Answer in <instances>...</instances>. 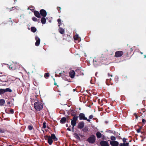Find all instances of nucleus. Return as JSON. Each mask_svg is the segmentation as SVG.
Listing matches in <instances>:
<instances>
[{
	"label": "nucleus",
	"instance_id": "obj_1",
	"mask_svg": "<svg viewBox=\"0 0 146 146\" xmlns=\"http://www.w3.org/2000/svg\"><path fill=\"white\" fill-rule=\"evenodd\" d=\"M104 57L103 56V54H102V57L98 58H95L93 60V62L94 65L95 67L100 65L103 62V58Z\"/></svg>",
	"mask_w": 146,
	"mask_h": 146
},
{
	"label": "nucleus",
	"instance_id": "obj_2",
	"mask_svg": "<svg viewBox=\"0 0 146 146\" xmlns=\"http://www.w3.org/2000/svg\"><path fill=\"white\" fill-rule=\"evenodd\" d=\"M34 107L37 111H40L43 108V104L40 102H37L35 103Z\"/></svg>",
	"mask_w": 146,
	"mask_h": 146
},
{
	"label": "nucleus",
	"instance_id": "obj_3",
	"mask_svg": "<svg viewBox=\"0 0 146 146\" xmlns=\"http://www.w3.org/2000/svg\"><path fill=\"white\" fill-rule=\"evenodd\" d=\"M96 140V137L94 135H91L87 139L88 141L91 143H93L95 142Z\"/></svg>",
	"mask_w": 146,
	"mask_h": 146
},
{
	"label": "nucleus",
	"instance_id": "obj_4",
	"mask_svg": "<svg viewBox=\"0 0 146 146\" xmlns=\"http://www.w3.org/2000/svg\"><path fill=\"white\" fill-rule=\"evenodd\" d=\"M78 117L80 120H86L88 121H90V120L89 119H88L87 117H86L85 114L83 113H80L78 116Z\"/></svg>",
	"mask_w": 146,
	"mask_h": 146
},
{
	"label": "nucleus",
	"instance_id": "obj_5",
	"mask_svg": "<svg viewBox=\"0 0 146 146\" xmlns=\"http://www.w3.org/2000/svg\"><path fill=\"white\" fill-rule=\"evenodd\" d=\"M44 138L46 140H48V143L49 145H51L52 144L53 141L50 136L45 135L44 136Z\"/></svg>",
	"mask_w": 146,
	"mask_h": 146
},
{
	"label": "nucleus",
	"instance_id": "obj_6",
	"mask_svg": "<svg viewBox=\"0 0 146 146\" xmlns=\"http://www.w3.org/2000/svg\"><path fill=\"white\" fill-rule=\"evenodd\" d=\"M78 117H73L72 119H71V124L72 126V128H73L76 125V121L78 120Z\"/></svg>",
	"mask_w": 146,
	"mask_h": 146
},
{
	"label": "nucleus",
	"instance_id": "obj_7",
	"mask_svg": "<svg viewBox=\"0 0 146 146\" xmlns=\"http://www.w3.org/2000/svg\"><path fill=\"white\" fill-rule=\"evenodd\" d=\"M123 52L121 51H116L115 52V57H121L123 54Z\"/></svg>",
	"mask_w": 146,
	"mask_h": 146
},
{
	"label": "nucleus",
	"instance_id": "obj_8",
	"mask_svg": "<svg viewBox=\"0 0 146 146\" xmlns=\"http://www.w3.org/2000/svg\"><path fill=\"white\" fill-rule=\"evenodd\" d=\"M17 64L16 63H13L9 66V68L10 70H15L17 68Z\"/></svg>",
	"mask_w": 146,
	"mask_h": 146
},
{
	"label": "nucleus",
	"instance_id": "obj_9",
	"mask_svg": "<svg viewBox=\"0 0 146 146\" xmlns=\"http://www.w3.org/2000/svg\"><path fill=\"white\" fill-rule=\"evenodd\" d=\"M40 15L43 17H45L47 15L46 11L44 9H41L40 11Z\"/></svg>",
	"mask_w": 146,
	"mask_h": 146
},
{
	"label": "nucleus",
	"instance_id": "obj_10",
	"mask_svg": "<svg viewBox=\"0 0 146 146\" xmlns=\"http://www.w3.org/2000/svg\"><path fill=\"white\" fill-rule=\"evenodd\" d=\"M35 40H36V42L35 43V45L36 46H38L40 43V38L37 36H35Z\"/></svg>",
	"mask_w": 146,
	"mask_h": 146
},
{
	"label": "nucleus",
	"instance_id": "obj_11",
	"mask_svg": "<svg viewBox=\"0 0 146 146\" xmlns=\"http://www.w3.org/2000/svg\"><path fill=\"white\" fill-rule=\"evenodd\" d=\"M101 146H109L108 143L106 141H102L100 142Z\"/></svg>",
	"mask_w": 146,
	"mask_h": 146
},
{
	"label": "nucleus",
	"instance_id": "obj_12",
	"mask_svg": "<svg viewBox=\"0 0 146 146\" xmlns=\"http://www.w3.org/2000/svg\"><path fill=\"white\" fill-rule=\"evenodd\" d=\"M84 126V123L83 121L80 122L78 124V128L80 129L83 128Z\"/></svg>",
	"mask_w": 146,
	"mask_h": 146
},
{
	"label": "nucleus",
	"instance_id": "obj_13",
	"mask_svg": "<svg viewBox=\"0 0 146 146\" xmlns=\"http://www.w3.org/2000/svg\"><path fill=\"white\" fill-rule=\"evenodd\" d=\"M69 75L71 78H74V76H75V72L73 70H71L69 73Z\"/></svg>",
	"mask_w": 146,
	"mask_h": 146
},
{
	"label": "nucleus",
	"instance_id": "obj_14",
	"mask_svg": "<svg viewBox=\"0 0 146 146\" xmlns=\"http://www.w3.org/2000/svg\"><path fill=\"white\" fill-rule=\"evenodd\" d=\"M110 144L112 146H118V142L116 141H111Z\"/></svg>",
	"mask_w": 146,
	"mask_h": 146
},
{
	"label": "nucleus",
	"instance_id": "obj_15",
	"mask_svg": "<svg viewBox=\"0 0 146 146\" xmlns=\"http://www.w3.org/2000/svg\"><path fill=\"white\" fill-rule=\"evenodd\" d=\"M34 14L35 15L37 18H40L41 17L40 13L38 11H35Z\"/></svg>",
	"mask_w": 146,
	"mask_h": 146
},
{
	"label": "nucleus",
	"instance_id": "obj_16",
	"mask_svg": "<svg viewBox=\"0 0 146 146\" xmlns=\"http://www.w3.org/2000/svg\"><path fill=\"white\" fill-rule=\"evenodd\" d=\"M59 31L60 34H63L64 33L65 31L64 29L59 27Z\"/></svg>",
	"mask_w": 146,
	"mask_h": 146
},
{
	"label": "nucleus",
	"instance_id": "obj_17",
	"mask_svg": "<svg viewBox=\"0 0 146 146\" xmlns=\"http://www.w3.org/2000/svg\"><path fill=\"white\" fill-rule=\"evenodd\" d=\"M66 121V118L65 117H62L60 121V122L62 123H65Z\"/></svg>",
	"mask_w": 146,
	"mask_h": 146
},
{
	"label": "nucleus",
	"instance_id": "obj_18",
	"mask_svg": "<svg viewBox=\"0 0 146 146\" xmlns=\"http://www.w3.org/2000/svg\"><path fill=\"white\" fill-rule=\"evenodd\" d=\"M50 137H51L52 139L54 140V141H57L58 140V139L56 137L55 135L54 134H51Z\"/></svg>",
	"mask_w": 146,
	"mask_h": 146
},
{
	"label": "nucleus",
	"instance_id": "obj_19",
	"mask_svg": "<svg viewBox=\"0 0 146 146\" xmlns=\"http://www.w3.org/2000/svg\"><path fill=\"white\" fill-rule=\"evenodd\" d=\"M102 134L99 132H98L96 133V135L98 139L102 137Z\"/></svg>",
	"mask_w": 146,
	"mask_h": 146
},
{
	"label": "nucleus",
	"instance_id": "obj_20",
	"mask_svg": "<svg viewBox=\"0 0 146 146\" xmlns=\"http://www.w3.org/2000/svg\"><path fill=\"white\" fill-rule=\"evenodd\" d=\"M64 73L65 72L64 71H63V72H59V75L58 76V77H60L61 76L62 78H63L64 77L65 75Z\"/></svg>",
	"mask_w": 146,
	"mask_h": 146
},
{
	"label": "nucleus",
	"instance_id": "obj_21",
	"mask_svg": "<svg viewBox=\"0 0 146 146\" xmlns=\"http://www.w3.org/2000/svg\"><path fill=\"white\" fill-rule=\"evenodd\" d=\"M41 21L42 24H45L46 22V19L44 17H42L41 19Z\"/></svg>",
	"mask_w": 146,
	"mask_h": 146
},
{
	"label": "nucleus",
	"instance_id": "obj_22",
	"mask_svg": "<svg viewBox=\"0 0 146 146\" xmlns=\"http://www.w3.org/2000/svg\"><path fill=\"white\" fill-rule=\"evenodd\" d=\"M5 102V100L4 99H1L0 100V106H3Z\"/></svg>",
	"mask_w": 146,
	"mask_h": 146
},
{
	"label": "nucleus",
	"instance_id": "obj_23",
	"mask_svg": "<svg viewBox=\"0 0 146 146\" xmlns=\"http://www.w3.org/2000/svg\"><path fill=\"white\" fill-rule=\"evenodd\" d=\"M74 137L76 139L78 140H80V138L78 134L76 133H74Z\"/></svg>",
	"mask_w": 146,
	"mask_h": 146
},
{
	"label": "nucleus",
	"instance_id": "obj_24",
	"mask_svg": "<svg viewBox=\"0 0 146 146\" xmlns=\"http://www.w3.org/2000/svg\"><path fill=\"white\" fill-rule=\"evenodd\" d=\"M88 128L87 126H85L82 128V131L84 132H86L88 131Z\"/></svg>",
	"mask_w": 146,
	"mask_h": 146
},
{
	"label": "nucleus",
	"instance_id": "obj_25",
	"mask_svg": "<svg viewBox=\"0 0 146 146\" xmlns=\"http://www.w3.org/2000/svg\"><path fill=\"white\" fill-rule=\"evenodd\" d=\"M31 31L33 33L35 32L36 31V28L34 27H31Z\"/></svg>",
	"mask_w": 146,
	"mask_h": 146
},
{
	"label": "nucleus",
	"instance_id": "obj_26",
	"mask_svg": "<svg viewBox=\"0 0 146 146\" xmlns=\"http://www.w3.org/2000/svg\"><path fill=\"white\" fill-rule=\"evenodd\" d=\"M5 90V92H12V90L9 88H6L5 89H4Z\"/></svg>",
	"mask_w": 146,
	"mask_h": 146
},
{
	"label": "nucleus",
	"instance_id": "obj_27",
	"mask_svg": "<svg viewBox=\"0 0 146 146\" xmlns=\"http://www.w3.org/2000/svg\"><path fill=\"white\" fill-rule=\"evenodd\" d=\"M126 53L125 55L127 57H128L129 56V55L131 54H129V49L128 48L126 49Z\"/></svg>",
	"mask_w": 146,
	"mask_h": 146
},
{
	"label": "nucleus",
	"instance_id": "obj_28",
	"mask_svg": "<svg viewBox=\"0 0 146 146\" xmlns=\"http://www.w3.org/2000/svg\"><path fill=\"white\" fill-rule=\"evenodd\" d=\"M120 146H128L129 145V143H121L120 144Z\"/></svg>",
	"mask_w": 146,
	"mask_h": 146
},
{
	"label": "nucleus",
	"instance_id": "obj_29",
	"mask_svg": "<svg viewBox=\"0 0 146 146\" xmlns=\"http://www.w3.org/2000/svg\"><path fill=\"white\" fill-rule=\"evenodd\" d=\"M71 115L72 116H74V117H76V114H74L75 112L73 110H71Z\"/></svg>",
	"mask_w": 146,
	"mask_h": 146
},
{
	"label": "nucleus",
	"instance_id": "obj_30",
	"mask_svg": "<svg viewBox=\"0 0 146 146\" xmlns=\"http://www.w3.org/2000/svg\"><path fill=\"white\" fill-rule=\"evenodd\" d=\"M5 93V90L4 89H0V94H3Z\"/></svg>",
	"mask_w": 146,
	"mask_h": 146
},
{
	"label": "nucleus",
	"instance_id": "obj_31",
	"mask_svg": "<svg viewBox=\"0 0 146 146\" xmlns=\"http://www.w3.org/2000/svg\"><path fill=\"white\" fill-rule=\"evenodd\" d=\"M33 127L32 125H29L28 126V129L30 130H31L33 129Z\"/></svg>",
	"mask_w": 146,
	"mask_h": 146
},
{
	"label": "nucleus",
	"instance_id": "obj_32",
	"mask_svg": "<svg viewBox=\"0 0 146 146\" xmlns=\"http://www.w3.org/2000/svg\"><path fill=\"white\" fill-rule=\"evenodd\" d=\"M61 21L60 19H58L57 20V21L58 23V25L59 27L61 23Z\"/></svg>",
	"mask_w": 146,
	"mask_h": 146
},
{
	"label": "nucleus",
	"instance_id": "obj_33",
	"mask_svg": "<svg viewBox=\"0 0 146 146\" xmlns=\"http://www.w3.org/2000/svg\"><path fill=\"white\" fill-rule=\"evenodd\" d=\"M49 77V74L48 73H46L44 74V77L47 78Z\"/></svg>",
	"mask_w": 146,
	"mask_h": 146
},
{
	"label": "nucleus",
	"instance_id": "obj_34",
	"mask_svg": "<svg viewBox=\"0 0 146 146\" xmlns=\"http://www.w3.org/2000/svg\"><path fill=\"white\" fill-rule=\"evenodd\" d=\"M79 36L78 35H75L74 38L75 40H78Z\"/></svg>",
	"mask_w": 146,
	"mask_h": 146
},
{
	"label": "nucleus",
	"instance_id": "obj_35",
	"mask_svg": "<svg viewBox=\"0 0 146 146\" xmlns=\"http://www.w3.org/2000/svg\"><path fill=\"white\" fill-rule=\"evenodd\" d=\"M110 139L111 140H113V141H114L116 139V138H115V137L114 136H111Z\"/></svg>",
	"mask_w": 146,
	"mask_h": 146
},
{
	"label": "nucleus",
	"instance_id": "obj_36",
	"mask_svg": "<svg viewBox=\"0 0 146 146\" xmlns=\"http://www.w3.org/2000/svg\"><path fill=\"white\" fill-rule=\"evenodd\" d=\"M142 126L140 127L138 129H137V133H139L140 132V131H141V129H142Z\"/></svg>",
	"mask_w": 146,
	"mask_h": 146
},
{
	"label": "nucleus",
	"instance_id": "obj_37",
	"mask_svg": "<svg viewBox=\"0 0 146 146\" xmlns=\"http://www.w3.org/2000/svg\"><path fill=\"white\" fill-rule=\"evenodd\" d=\"M32 20L34 21H37V19L35 17H33L32 18Z\"/></svg>",
	"mask_w": 146,
	"mask_h": 146
},
{
	"label": "nucleus",
	"instance_id": "obj_38",
	"mask_svg": "<svg viewBox=\"0 0 146 146\" xmlns=\"http://www.w3.org/2000/svg\"><path fill=\"white\" fill-rule=\"evenodd\" d=\"M5 132V130L4 129H2L0 128V133H4Z\"/></svg>",
	"mask_w": 146,
	"mask_h": 146
},
{
	"label": "nucleus",
	"instance_id": "obj_39",
	"mask_svg": "<svg viewBox=\"0 0 146 146\" xmlns=\"http://www.w3.org/2000/svg\"><path fill=\"white\" fill-rule=\"evenodd\" d=\"M135 116V119H138V116L137 115V114L136 113H134L133 114Z\"/></svg>",
	"mask_w": 146,
	"mask_h": 146
},
{
	"label": "nucleus",
	"instance_id": "obj_40",
	"mask_svg": "<svg viewBox=\"0 0 146 146\" xmlns=\"http://www.w3.org/2000/svg\"><path fill=\"white\" fill-rule=\"evenodd\" d=\"M43 128L45 129L46 127V122H44L43 124Z\"/></svg>",
	"mask_w": 146,
	"mask_h": 146
},
{
	"label": "nucleus",
	"instance_id": "obj_41",
	"mask_svg": "<svg viewBox=\"0 0 146 146\" xmlns=\"http://www.w3.org/2000/svg\"><path fill=\"white\" fill-rule=\"evenodd\" d=\"M128 49L129 51V54H131V52L133 51V49L132 48H131L130 49Z\"/></svg>",
	"mask_w": 146,
	"mask_h": 146
},
{
	"label": "nucleus",
	"instance_id": "obj_42",
	"mask_svg": "<svg viewBox=\"0 0 146 146\" xmlns=\"http://www.w3.org/2000/svg\"><path fill=\"white\" fill-rule=\"evenodd\" d=\"M126 140H127V139L126 138H123V143H125L126 142Z\"/></svg>",
	"mask_w": 146,
	"mask_h": 146
},
{
	"label": "nucleus",
	"instance_id": "obj_43",
	"mask_svg": "<svg viewBox=\"0 0 146 146\" xmlns=\"http://www.w3.org/2000/svg\"><path fill=\"white\" fill-rule=\"evenodd\" d=\"M93 117V116L92 115H90L89 117V118L90 119H91Z\"/></svg>",
	"mask_w": 146,
	"mask_h": 146
},
{
	"label": "nucleus",
	"instance_id": "obj_44",
	"mask_svg": "<svg viewBox=\"0 0 146 146\" xmlns=\"http://www.w3.org/2000/svg\"><path fill=\"white\" fill-rule=\"evenodd\" d=\"M9 111L10 113L12 114H13L14 113V111L13 109H11Z\"/></svg>",
	"mask_w": 146,
	"mask_h": 146
},
{
	"label": "nucleus",
	"instance_id": "obj_45",
	"mask_svg": "<svg viewBox=\"0 0 146 146\" xmlns=\"http://www.w3.org/2000/svg\"><path fill=\"white\" fill-rule=\"evenodd\" d=\"M142 122L144 124L145 122H146V121H145V120L144 119H143L142 120Z\"/></svg>",
	"mask_w": 146,
	"mask_h": 146
},
{
	"label": "nucleus",
	"instance_id": "obj_46",
	"mask_svg": "<svg viewBox=\"0 0 146 146\" xmlns=\"http://www.w3.org/2000/svg\"><path fill=\"white\" fill-rule=\"evenodd\" d=\"M57 9L58 11H59L61 9V8L60 7H58L57 8Z\"/></svg>",
	"mask_w": 146,
	"mask_h": 146
},
{
	"label": "nucleus",
	"instance_id": "obj_47",
	"mask_svg": "<svg viewBox=\"0 0 146 146\" xmlns=\"http://www.w3.org/2000/svg\"><path fill=\"white\" fill-rule=\"evenodd\" d=\"M14 7H12V8H10V11H12V10H13L12 9H13V8H14Z\"/></svg>",
	"mask_w": 146,
	"mask_h": 146
},
{
	"label": "nucleus",
	"instance_id": "obj_48",
	"mask_svg": "<svg viewBox=\"0 0 146 146\" xmlns=\"http://www.w3.org/2000/svg\"><path fill=\"white\" fill-rule=\"evenodd\" d=\"M59 74L58 75L57 74H55V76L56 77H58V76H59Z\"/></svg>",
	"mask_w": 146,
	"mask_h": 146
},
{
	"label": "nucleus",
	"instance_id": "obj_49",
	"mask_svg": "<svg viewBox=\"0 0 146 146\" xmlns=\"http://www.w3.org/2000/svg\"><path fill=\"white\" fill-rule=\"evenodd\" d=\"M67 130H68V131H71V129L69 128H67Z\"/></svg>",
	"mask_w": 146,
	"mask_h": 146
},
{
	"label": "nucleus",
	"instance_id": "obj_50",
	"mask_svg": "<svg viewBox=\"0 0 146 146\" xmlns=\"http://www.w3.org/2000/svg\"><path fill=\"white\" fill-rule=\"evenodd\" d=\"M7 104H10V102H7Z\"/></svg>",
	"mask_w": 146,
	"mask_h": 146
},
{
	"label": "nucleus",
	"instance_id": "obj_51",
	"mask_svg": "<svg viewBox=\"0 0 146 146\" xmlns=\"http://www.w3.org/2000/svg\"><path fill=\"white\" fill-rule=\"evenodd\" d=\"M54 85H57V84H56V83L54 82Z\"/></svg>",
	"mask_w": 146,
	"mask_h": 146
},
{
	"label": "nucleus",
	"instance_id": "obj_52",
	"mask_svg": "<svg viewBox=\"0 0 146 146\" xmlns=\"http://www.w3.org/2000/svg\"><path fill=\"white\" fill-rule=\"evenodd\" d=\"M66 126L67 127H68V125L67 124H66Z\"/></svg>",
	"mask_w": 146,
	"mask_h": 146
},
{
	"label": "nucleus",
	"instance_id": "obj_53",
	"mask_svg": "<svg viewBox=\"0 0 146 146\" xmlns=\"http://www.w3.org/2000/svg\"><path fill=\"white\" fill-rule=\"evenodd\" d=\"M144 58H146V55H144Z\"/></svg>",
	"mask_w": 146,
	"mask_h": 146
},
{
	"label": "nucleus",
	"instance_id": "obj_54",
	"mask_svg": "<svg viewBox=\"0 0 146 146\" xmlns=\"http://www.w3.org/2000/svg\"><path fill=\"white\" fill-rule=\"evenodd\" d=\"M140 53L141 54H143V53L142 52H140Z\"/></svg>",
	"mask_w": 146,
	"mask_h": 146
},
{
	"label": "nucleus",
	"instance_id": "obj_55",
	"mask_svg": "<svg viewBox=\"0 0 146 146\" xmlns=\"http://www.w3.org/2000/svg\"><path fill=\"white\" fill-rule=\"evenodd\" d=\"M108 76H110V74L109 73H108Z\"/></svg>",
	"mask_w": 146,
	"mask_h": 146
},
{
	"label": "nucleus",
	"instance_id": "obj_56",
	"mask_svg": "<svg viewBox=\"0 0 146 146\" xmlns=\"http://www.w3.org/2000/svg\"><path fill=\"white\" fill-rule=\"evenodd\" d=\"M7 146H12L11 145H9Z\"/></svg>",
	"mask_w": 146,
	"mask_h": 146
},
{
	"label": "nucleus",
	"instance_id": "obj_57",
	"mask_svg": "<svg viewBox=\"0 0 146 146\" xmlns=\"http://www.w3.org/2000/svg\"><path fill=\"white\" fill-rule=\"evenodd\" d=\"M80 136L81 137H83V136L82 135H80Z\"/></svg>",
	"mask_w": 146,
	"mask_h": 146
},
{
	"label": "nucleus",
	"instance_id": "obj_58",
	"mask_svg": "<svg viewBox=\"0 0 146 146\" xmlns=\"http://www.w3.org/2000/svg\"><path fill=\"white\" fill-rule=\"evenodd\" d=\"M14 1H17V0H14Z\"/></svg>",
	"mask_w": 146,
	"mask_h": 146
},
{
	"label": "nucleus",
	"instance_id": "obj_59",
	"mask_svg": "<svg viewBox=\"0 0 146 146\" xmlns=\"http://www.w3.org/2000/svg\"><path fill=\"white\" fill-rule=\"evenodd\" d=\"M120 139H121V137H119Z\"/></svg>",
	"mask_w": 146,
	"mask_h": 146
},
{
	"label": "nucleus",
	"instance_id": "obj_60",
	"mask_svg": "<svg viewBox=\"0 0 146 146\" xmlns=\"http://www.w3.org/2000/svg\"><path fill=\"white\" fill-rule=\"evenodd\" d=\"M69 36L70 37V38H71V36H70V35H69Z\"/></svg>",
	"mask_w": 146,
	"mask_h": 146
},
{
	"label": "nucleus",
	"instance_id": "obj_61",
	"mask_svg": "<svg viewBox=\"0 0 146 146\" xmlns=\"http://www.w3.org/2000/svg\"><path fill=\"white\" fill-rule=\"evenodd\" d=\"M110 76H111V77H112V75H110Z\"/></svg>",
	"mask_w": 146,
	"mask_h": 146
},
{
	"label": "nucleus",
	"instance_id": "obj_62",
	"mask_svg": "<svg viewBox=\"0 0 146 146\" xmlns=\"http://www.w3.org/2000/svg\"><path fill=\"white\" fill-rule=\"evenodd\" d=\"M66 80H67V81H68V79H66Z\"/></svg>",
	"mask_w": 146,
	"mask_h": 146
},
{
	"label": "nucleus",
	"instance_id": "obj_63",
	"mask_svg": "<svg viewBox=\"0 0 146 146\" xmlns=\"http://www.w3.org/2000/svg\"><path fill=\"white\" fill-rule=\"evenodd\" d=\"M141 141H143V140H141Z\"/></svg>",
	"mask_w": 146,
	"mask_h": 146
}]
</instances>
